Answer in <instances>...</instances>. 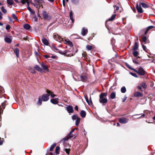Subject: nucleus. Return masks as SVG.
<instances>
[{"label": "nucleus", "mask_w": 155, "mask_h": 155, "mask_svg": "<svg viewBox=\"0 0 155 155\" xmlns=\"http://www.w3.org/2000/svg\"><path fill=\"white\" fill-rule=\"evenodd\" d=\"M35 55L37 56H38L39 55L37 51H35Z\"/></svg>", "instance_id": "64"}, {"label": "nucleus", "mask_w": 155, "mask_h": 155, "mask_svg": "<svg viewBox=\"0 0 155 155\" xmlns=\"http://www.w3.org/2000/svg\"><path fill=\"white\" fill-rule=\"evenodd\" d=\"M30 12L31 14H34L35 13V11L33 10L32 9H31V10L30 11Z\"/></svg>", "instance_id": "59"}, {"label": "nucleus", "mask_w": 155, "mask_h": 155, "mask_svg": "<svg viewBox=\"0 0 155 155\" xmlns=\"http://www.w3.org/2000/svg\"><path fill=\"white\" fill-rule=\"evenodd\" d=\"M42 15L43 16V18L47 21L50 20L52 18L51 16L48 15V13H47L46 11H42Z\"/></svg>", "instance_id": "2"}, {"label": "nucleus", "mask_w": 155, "mask_h": 155, "mask_svg": "<svg viewBox=\"0 0 155 155\" xmlns=\"http://www.w3.org/2000/svg\"><path fill=\"white\" fill-rule=\"evenodd\" d=\"M80 115L82 118H84L86 116V112L84 110H82L80 113Z\"/></svg>", "instance_id": "25"}, {"label": "nucleus", "mask_w": 155, "mask_h": 155, "mask_svg": "<svg viewBox=\"0 0 155 155\" xmlns=\"http://www.w3.org/2000/svg\"><path fill=\"white\" fill-rule=\"evenodd\" d=\"M80 120L81 119L79 117L77 119L76 122V125L77 126H78L79 125L80 123Z\"/></svg>", "instance_id": "37"}, {"label": "nucleus", "mask_w": 155, "mask_h": 155, "mask_svg": "<svg viewBox=\"0 0 155 155\" xmlns=\"http://www.w3.org/2000/svg\"><path fill=\"white\" fill-rule=\"evenodd\" d=\"M19 50L17 48H15L14 50V53L18 58L19 57Z\"/></svg>", "instance_id": "16"}, {"label": "nucleus", "mask_w": 155, "mask_h": 155, "mask_svg": "<svg viewBox=\"0 0 155 155\" xmlns=\"http://www.w3.org/2000/svg\"><path fill=\"white\" fill-rule=\"evenodd\" d=\"M21 2L22 4H24L26 3V1L25 0H21Z\"/></svg>", "instance_id": "60"}, {"label": "nucleus", "mask_w": 155, "mask_h": 155, "mask_svg": "<svg viewBox=\"0 0 155 155\" xmlns=\"http://www.w3.org/2000/svg\"><path fill=\"white\" fill-rule=\"evenodd\" d=\"M86 48L89 51L91 50L93 48V47L91 45H88L86 46Z\"/></svg>", "instance_id": "39"}, {"label": "nucleus", "mask_w": 155, "mask_h": 155, "mask_svg": "<svg viewBox=\"0 0 155 155\" xmlns=\"http://www.w3.org/2000/svg\"><path fill=\"white\" fill-rule=\"evenodd\" d=\"M34 68L35 70L39 72H41L42 70V69L38 65H35Z\"/></svg>", "instance_id": "19"}, {"label": "nucleus", "mask_w": 155, "mask_h": 155, "mask_svg": "<svg viewBox=\"0 0 155 155\" xmlns=\"http://www.w3.org/2000/svg\"><path fill=\"white\" fill-rule=\"evenodd\" d=\"M64 150L65 151L67 154L69 155L70 153V152L71 150V149L70 148H65L64 149Z\"/></svg>", "instance_id": "40"}, {"label": "nucleus", "mask_w": 155, "mask_h": 155, "mask_svg": "<svg viewBox=\"0 0 155 155\" xmlns=\"http://www.w3.org/2000/svg\"><path fill=\"white\" fill-rule=\"evenodd\" d=\"M46 92L48 94H43L41 97L43 101H47L49 99V96L51 93V91L48 89L46 90Z\"/></svg>", "instance_id": "1"}, {"label": "nucleus", "mask_w": 155, "mask_h": 155, "mask_svg": "<svg viewBox=\"0 0 155 155\" xmlns=\"http://www.w3.org/2000/svg\"><path fill=\"white\" fill-rule=\"evenodd\" d=\"M133 62L134 63L136 64H140V63L136 59H133Z\"/></svg>", "instance_id": "52"}, {"label": "nucleus", "mask_w": 155, "mask_h": 155, "mask_svg": "<svg viewBox=\"0 0 155 155\" xmlns=\"http://www.w3.org/2000/svg\"><path fill=\"white\" fill-rule=\"evenodd\" d=\"M126 91V89L125 87H123L121 89V91L122 93H125Z\"/></svg>", "instance_id": "41"}, {"label": "nucleus", "mask_w": 155, "mask_h": 155, "mask_svg": "<svg viewBox=\"0 0 155 155\" xmlns=\"http://www.w3.org/2000/svg\"><path fill=\"white\" fill-rule=\"evenodd\" d=\"M142 41L145 44L146 43V41L147 40V38L146 36H143L142 38Z\"/></svg>", "instance_id": "44"}, {"label": "nucleus", "mask_w": 155, "mask_h": 155, "mask_svg": "<svg viewBox=\"0 0 155 155\" xmlns=\"http://www.w3.org/2000/svg\"><path fill=\"white\" fill-rule=\"evenodd\" d=\"M142 46L143 50L145 51L146 52H147V50H146V46L145 45H144L143 44L142 45Z\"/></svg>", "instance_id": "55"}, {"label": "nucleus", "mask_w": 155, "mask_h": 155, "mask_svg": "<svg viewBox=\"0 0 155 155\" xmlns=\"http://www.w3.org/2000/svg\"><path fill=\"white\" fill-rule=\"evenodd\" d=\"M50 101L52 104H57L58 103V101L57 100V99L54 98L51 99Z\"/></svg>", "instance_id": "20"}, {"label": "nucleus", "mask_w": 155, "mask_h": 155, "mask_svg": "<svg viewBox=\"0 0 155 155\" xmlns=\"http://www.w3.org/2000/svg\"><path fill=\"white\" fill-rule=\"evenodd\" d=\"M155 27L153 26H148L146 30L145 33L144 34L145 35H146L147 33L149 31V30L151 28H154Z\"/></svg>", "instance_id": "17"}, {"label": "nucleus", "mask_w": 155, "mask_h": 155, "mask_svg": "<svg viewBox=\"0 0 155 155\" xmlns=\"http://www.w3.org/2000/svg\"><path fill=\"white\" fill-rule=\"evenodd\" d=\"M133 51V55L135 57H137V56L139 53L137 51H136V50Z\"/></svg>", "instance_id": "36"}, {"label": "nucleus", "mask_w": 155, "mask_h": 155, "mask_svg": "<svg viewBox=\"0 0 155 155\" xmlns=\"http://www.w3.org/2000/svg\"><path fill=\"white\" fill-rule=\"evenodd\" d=\"M78 117V116L77 115H74L72 116V118L73 120L77 119Z\"/></svg>", "instance_id": "46"}, {"label": "nucleus", "mask_w": 155, "mask_h": 155, "mask_svg": "<svg viewBox=\"0 0 155 155\" xmlns=\"http://www.w3.org/2000/svg\"><path fill=\"white\" fill-rule=\"evenodd\" d=\"M116 16V14H114L112 15L111 17L108 19V21H113L115 18Z\"/></svg>", "instance_id": "29"}, {"label": "nucleus", "mask_w": 155, "mask_h": 155, "mask_svg": "<svg viewBox=\"0 0 155 155\" xmlns=\"http://www.w3.org/2000/svg\"><path fill=\"white\" fill-rule=\"evenodd\" d=\"M68 52V50H65L64 52H62L65 53V52H66V54H63V55H64V56H66L67 57H71V54H67Z\"/></svg>", "instance_id": "43"}, {"label": "nucleus", "mask_w": 155, "mask_h": 155, "mask_svg": "<svg viewBox=\"0 0 155 155\" xmlns=\"http://www.w3.org/2000/svg\"><path fill=\"white\" fill-rule=\"evenodd\" d=\"M140 86L144 89H146L147 87V85L144 82H142L140 84Z\"/></svg>", "instance_id": "28"}, {"label": "nucleus", "mask_w": 155, "mask_h": 155, "mask_svg": "<svg viewBox=\"0 0 155 155\" xmlns=\"http://www.w3.org/2000/svg\"><path fill=\"white\" fill-rule=\"evenodd\" d=\"M42 101L43 100L41 98V97H39L38 98V100L37 102V104L39 105H41L42 104Z\"/></svg>", "instance_id": "32"}, {"label": "nucleus", "mask_w": 155, "mask_h": 155, "mask_svg": "<svg viewBox=\"0 0 155 155\" xmlns=\"http://www.w3.org/2000/svg\"><path fill=\"white\" fill-rule=\"evenodd\" d=\"M36 5L38 6L40 5L41 3H44L43 0H34Z\"/></svg>", "instance_id": "14"}, {"label": "nucleus", "mask_w": 155, "mask_h": 155, "mask_svg": "<svg viewBox=\"0 0 155 155\" xmlns=\"http://www.w3.org/2000/svg\"><path fill=\"white\" fill-rule=\"evenodd\" d=\"M42 41L43 43L46 45H49V42L48 41L46 38H44L42 40Z\"/></svg>", "instance_id": "23"}, {"label": "nucleus", "mask_w": 155, "mask_h": 155, "mask_svg": "<svg viewBox=\"0 0 155 155\" xmlns=\"http://www.w3.org/2000/svg\"><path fill=\"white\" fill-rule=\"evenodd\" d=\"M1 10L4 14H5L7 12V10L4 8V6L2 7L1 8Z\"/></svg>", "instance_id": "42"}, {"label": "nucleus", "mask_w": 155, "mask_h": 155, "mask_svg": "<svg viewBox=\"0 0 155 155\" xmlns=\"http://www.w3.org/2000/svg\"><path fill=\"white\" fill-rule=\"evenodd\" d=\"M74 109L75 110L78 111V106L77 105L75 106L74 107Z\"/></svg>", "instance_id": "62"}, {"label": "nucleus", "mask_w": 155, "mask_h": 155, "mask_svg": "<svg viewBox=\"0 0 155 155\" xmlns=\"http://www.w3.org/2000/svg\"><path fill=\"white\" fill-rule=\"evenodd\" d=\"M69 16L70 19L72 21V22H73L74 21V19L73 18V13L72 12H71L69 13Z\"/></svg>", "instance_id": "34"}, {"label": "nucleus", "mask_w": 155, "mask_h": 155, "mask_svg": "<svg viewBox=\"0 0 155 155\" xmlns=\"http://www.w3.org/2000/svg\"><path fill=\"white\" fill-rule=\"evenodd\" d=\"M11 28V27L9 25H7L6 27V29L7 30H9Z\"/></svg>", "instance_id": "58"}, {"label": "nucleus", "mask_w": 155, "mask_h": 155, "mask_svg": "<svg viewBox=\"0 0 155 155\" xmlns=\"http://www.w3.org/2000/svg\"><path fill=\"white\" fill-rule=\"evenodd\" d=\"M139 4L143 8H147L149 7V6L147 4L144 3H140Z\"/></svg>", "instance_id": "26"}, {"label": "nucleus", "mask_w": 155, "mask_h": 155, "mask_svg": "<svg viewBox=\"0 0 155 155\" xmlns=\"http://www.w3.org/2000/svg\"><path fill=\"white\" fill-rule=\"evenodd\" d=\"M130 74L131 75H132L134 77H136V78H138V76L135 73H132V72H130Z\"/></svg>", "instance_id": "50"}, {"label": "nucleus", "mask_w": 155, "mask_h": 155, "mask_svg": "<svg viewBox=\"0 0 155 155\" xmlns=\"http://www.w3.org/2000/svg\"><path fill=\"white\" fill-rule=\"evenodd\" d=\"M52 48L53 50L57 51V52H58L59 53L61 54H64L66 53V52L65 53H63L60 50L58 49L56 46H55L54 45H52Z\"/></svg>", "instance_id": "7"}, {"label": "nucleus", "mask_w": 155, "mask_h": 155, "mask_svg": "<svg viewBox=\"0 0 155 155\" xmlns=\"http://www.w3.org/2000/svg\"><path fill=\"white\" fill-rule=\"evenodd\" d=\"M88 32L87 29L84 28H82L81 31V34L84 36L86 35Z\"/></svg>", "instance_id": "13"}, {"label": "nucleus", "mask_w": 155, "mask_h": 155, "mask_svg": "<svg viewBox=\"0 0 155 155\" xmlns=\"http://www.w3.org/2000/svg\"><path fill=\"white\" fill-rule=\"evenodd\" d=\"M56 143H54L51 146V147L50 148L49 150L50 151H52L54 147L56 146Z\"/></svg>", "instance_id": "35"}, {"label": "nucleus", "mask_w": 155, "mask_h": 155, "mask_svg": "<svg viewBox=\"0 0 155 155\" xmlns=\"http://www.w3.org/2000/svg\"><path fill=\"white\" fill-rule=\"evenodd\" d=\"M63 6L65 7V1L64 0H63Z\"/></svg>", "instance_id": "63"}, {"label": "nucleus", "mask_w": 155, "mask_h": 155, "mask_svg": "<svg viewBox=\"0 0 155 155\" xmlns=\"http://www.w3.org/2000/svg\"><path fill=\"white\" fill-rule=\"evenodd\" d=\"M2 15H3V14L0 11V19H1V20L3 18V17H2Z\"/></svg>", "instance_id": "61"}, {"label": "nucleus", "mask_w": 155, "mask_h": 155, "mask_svg": "<svg viewBox=\"0 0 155 155\" xmlns=\"http://www.w3.org/2000/svg\"><path fill=\"white\" fill-rule=\"evenodd\" d=\"M138 48V42H135L134 45L133 47L132 51H134L137 50Z\"/></svg>", "instance_id": "18"}, {"label": "nucleus", "mask_w": 155, "mask_h": 155, "mask_svg": "<svg viewBox=\"0 0 155 155\" xmlns=\"http://www.w3.org/2000/svg\"><path fill=\"white\" fill-rule=\"evenodd\" d=\"M137 88L138 89L140 90L141 91H143V90H142L141 87L140 86H138L137 87Z\"/></svg>", "instance_id": "57"}, {"label": "nucleus", "mask_w": 155, "mask_h": 155, "mask_svg": "<svg viewBox=\"0 0 155 155\" xmlns=\"http://www.w3.org/2000/svg\"><path fill=\"white\" fill-rule=\"evenodd\" d=\"M99 102L103 104V105H105L107 102V98H103L101 99L100 98Z\"/></svg>", "instance_id": "11"}, {"label": "nucleus", "mask_w": 155, "mask_h": 155, "mask_svg": "<svg viewBox=\"0 0 155 155\" xmlns=\"http://www.w3.org/2000/svg\"><path fill=\"white\" fill-rule=\"evenodd\" d=\"M7 3L8 4L12 5L14 4V2L13 0H7Z\"/></svg>", "instance_id": "38"}, {"label": "nucleus", "mask_w": 155, "mask_h": 155, "mask_svg": "<svg viewBox=\"0 0 155 155\" xmlns=\"http://www.w3.org/2000/svg\"><path fill=\"white\" fill-rule=\"evenodd\" d=\"M60 150V147L59 146H57L55 149V152L56 154H59L60 153L59 150Z\"/></svg>", "instance_id": "33"}, {"label": "nucleus", "mask_w": 155, "mask_h": 155, "mask_svg": "<svg viewBox=\"0 0 155 155\" xmlns=\"http://www.w3.org/2000/svg\"><path fill=\"white\" fill-rule=\"evenodd\" d=\"M5 41L6 42L8 43H11L12 41V39L8 37H6L5 38Z\"/></svg>", "instance_id": "27"}, {"label": "nucleus", "mask_w": 155, "mask_h": 155, "mask_svg": "<svg viewBox=\"0 0 155 155\" xmlns=\"http://www.w3.org/2000/svg\"><path fill=\"white\" fill-rule=\"evenodd\" d=\"M134 71L137 73L140 76H143L146 73L145 71L144 70V69L142 67H140L138 70H136L134 69Z\"/></svg>", "instance_id": "3"}, {"label": "nucleus", "mask_w": 155, "mask_h": 155, "mask_svg": "<svg viewBox=\"0 0 155 155\" xmlns=\"http://www.w3.org/2000/svg\"><path fill=\"white\" fill-rule=\"evenodd\" d=\"M66 110L69 113H73L74 112L73 107L71 105H68L67 107Z\"/></svg>", "instance_id": "8"}, {"label": "nucleus", "mask_w": 155, "mask_h": 155, "mask_svg": "<svg viewBox=\"0 0 155 155\" xmlns=\"http://www.w3.org/2000/svg\"><path fill=\"white\" fill-rule=\"evenodd\" d=\"M7 101H5L2 104L1 106H0V121L2 118L1 115L3 114V109L5 108V105L7 104Z\"/></svg>", "instance_id": "4"}, {"label": "nucleus", "mask_w": 155, "mask_h": 155, "mask_svg": "<svg viewBox=\"0 0 155 155\" xmlns=\"http://www.w3.org/2000/svg\"><path fill=\"white\" fill-rule=\"evenodd\" d=\"M107 95V93H102L99 95L100 98L101 99L104 98V97H106Z\"/></svg>", "instance_id": "24"}, {"label": "nucleus", "mask_w": 155, "mask_h": 155, "mask_svg": "<svg viewBox=\"0 0 155 155\" xmlns=\"http://www.w3.org/2000/svg\"><path fill=\"white\" fill-rule=\"evenodd\" d=\"M71 2L74 4H76L78 2L79 0H71Z\"/></svg>", "instance_id": "51"}, {"label": "nucleus", "mask_w": 155, "mask_h": 155, "mask_svg": "<svg viewBox=\"0 0 155 155\" xmlns=\"http://www.w3.org/2000/svg\"><path fill=\"white\" fill-rule=\"evenodd\" d=\"M74 131V130H73V129H72L71 131L70 132V133L68 134V135L70 136L72 135L71 134Z\"/></svg>", "instance_id": "56"}, {"label": "nucleus", "mask_w": 155, "mask_h": 155, "mask_svg": "<svg viewBox=\"0 0 155 155\" xmlns=\"http://www.w3.org/2000/svg\"><path fill=\"white\" fill-rule=\"evenodd\" d=\"M74 135L73 134H72L71 135L69 136L68 135V134L67 135V136L65 137L63 139V140H64V141H66L68 140L69 138H72L73 137H74Z\"/></svg>", "instance_id": "15"}, {"label": "nucleus", "mask_w": 155, "mask_h": 155, "mask_svg": "<svg viewBox=\"0 0 155 155\" xmlns=\"http://www.w3.org/2000/svg\"><path fill=\"white\" fill-rule=\"evenodd\" d=\"M142 96V94L139 92H136L134 94V96L136 97H140Z\"/></svg>", "instance_id": "21"}, {"label": "nucleus", "mask_w": 155, "mask_h": 155, "mask_svg": "<svg viewBox=\"0 0 155 155\" xmlns=\"http://www.w3.org/2000/svg\"><path fill=\"white\" fill-rule=\"evenodd\" d=\"M50 95L51 96V97L52 98H53L56 96V95H55L54 94H53V92H52L51 91V93L50 94Z\"/></svg>", "instance_id": "54"}, {"label": "nucleus", "mask_w": 155, "mask_h": 155, "mask_svg": "<svg viewBox=\"0 0 155 155\" xmlns=\"http://www.w3.org/2000/svg\"><path fill=\"white\" fill-rule=\"evenodd\" d=\"M12 16L13 19H14L16 21H18V20L17 16H16V15H15V14H13V13L12 14Z\"/></svg>", "instance_id": "45"}, {"label": "nucleus", "mask_w": 155, "mask_h": 155, "mask_svg": "<svg viewBox=\"0 0 155 155\" xmlns=\"http://www.w3.org/2000/svg\"><path fill=\"white\" fill-rule=\"evenodd\" d=\"M142 115L139 117L138 118H143L144 117V116H145V114H136L135 115Z\"/></svg>", "instance_id": "48"}, {"label": "nucleus", "mask_w": 155, "mask_h": 155, "mask_svg": "<svg viewBox=\"0 0 155 155\" xmlns=\"http://www.w3.org/2000/svg\"><path fill=\"white\" fill-rule=\"evenodd\" d=\"M126 66H127V67L128 68H129L130 69V70H132L133 71H134V69H134V68H132L131 67H130V66L127 63H126Z\"/></svg>", "instance_id": "47"}, {"label": "nucleus", "mask_w": 155, "mask_h": 155, "mask_svg": "<svg viewBox=\"0 0 155 155\" xmlns=\"http://www.w3.org/2000/svg\"><path fill=\"white\" fill-rule=\"evenodd\" d=\"M4 90L3 88L0 86V94L2 93H4Z\"/></svg>", "instance_id": "49"}, {"label": "nucleus", "mask_w": 155, "mask_h": 155, "mask_svg": "<svg viewBox=\"0 0 155 155\" xmlns=\"http://www.w3.org/2000/svg\"><path fill=\"white\" fill-rule=\"evenodd\" d=\"M136 8L137 9L138 12L140 13H142L143 11L141 7V5L138 3H137L136 5Z\"/></svg>", "instance_id": "6"}, {"label": "nucleus", "mask_w": 155, "mask_h": 155, "mask_svg": "<svg viewBox=\"0 0 155 155\" xmlns=\"http://www.w3.org/2000/svg\"><path fill=\"white\" fill-rule=\"evenodd\" d=\"M81 78L82 81H85L87 80V77L85 75H82L81 76Z\"/></svg>", "instance_id": "30"}, {"label": "nucleus", "mask_w": 155, "mask_h": 155, "mask_svg": "<svg viewBox=\"0 0 155 155\" xmlns=\"http://www.w3.org/2000/svg\"><path fill=\"white\" fill-rule=\"evenodd\" d=\"M41 66L42 68V69L45 70L47 72L49 71L48 66L47 65H45L44 63H42L41 64Z\"/></svg>", "instance_id": "12"}, {"label": "nucleus", "mask_w": 155, "mask_h": 155, "mask_svg": "<svg viewBox=\"0 0 155 155\" xmlns=\"http://www.w3.org/2000/svg\"><path fill=\"white\" fill-rule=\"evenodd\" d=\"M118 121L121 124H125L128 121L129 119L124 117H122L118 119Z\"/></svg>", "instance_id": "5"}, {"label": "nucleus", "mask_w": 155, "mask_h": 155, "mask_svg": "<svg viewBox=\"0 0 155 155\" xmlns=\"http://www.w3.org/2000/svg\"><path fill=\"white\" fill-rule=\"evenodd\" d=\"M63 41L64 44L69 45L70 47H72L73 46L72 43L68 39V40L65 39Z\"/></svg>", "instance_id": "10"}, {"label": "nucleus", "mask_w": 155, "mask_h": 155, "mask_svg": "<svg viewBox=\"0 0 155 155\" xmlns=\"http://www.w3.org/2000/svg\"><path fill=\"white\" fill-rule=\"evenodd\" d=\"M116 97V93L115 92H112L110 95V98L112 99L115 98Z\"/></svg>", "instance_id": "31"}, {"label": "nucleus", "mask_w": 155, "mask_h": 155, "mask_svg": "<svg viewBox=\"0 0 155 155\" xmlns=\"http://www.w3.org/2000/svg\"><path fill=\"white\" fill-rule=\"evenodd\" d=\"M53 37L57 41L59 42H60L62 40V38L60 36L58 35V34L54 35Z\"/></svg>", "instance_id": "9"}, {"label": "nucleus", "mask_w": 155, "mask_h": 155, "mask_svg": "<svg viewBox=\"0 0 155 155\" xmlns=\"http://www.w3.org/2000/svg\"><path fill=\"white\" fill-rule=\"evenodd\" d=\"M24 28L26 30H29L31 28V26L27 24H26L23 25Z\"/></svg>", "instance_id": "22"}, {"label": "nucleus", "mask_w": 155, "mask_h": 155, "mask_svg": "<svg viewBox=\"0 0 155 155\" xmlns=\"http://www.w3.org/2000/svg\"><path fill=\"white\" fill-rule=\"evenodd\" d=\"M85 98L87 103L88 104H90L89 102V101L88 98L87 97V96H85Z\"/></svg>", "instance_id": "53"}]
</instances>
